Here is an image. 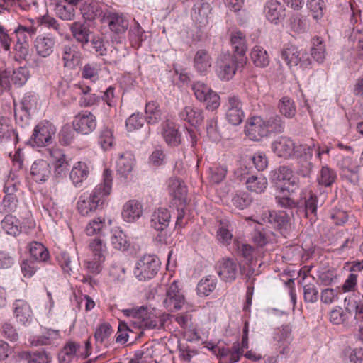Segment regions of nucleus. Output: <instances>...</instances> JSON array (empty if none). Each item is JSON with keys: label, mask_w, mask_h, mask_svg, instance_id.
<instances>
[{"label": "nucleus", "mask_w": 363, "mask_h": 363, "mask_svg": "<svg viewBox=\"0 0 363 363\" xmlns=\"http://www.w3.org/2000/svg\"><path fill=\"white\" fill-rule=\"evenodd\" d=\"M112 181L111 171L106 169L103 174V182L94 189L89 197L83 199L81 196L77 201V210L82 216H89L97 209L103 208L111 194Z\"/></svg>", "instance_id": "obj_1"}, {"label": "nucleus", "mask_w": 363, "mask_h": 363, "mask_svg": "<svg viewBox=\"0 0 363 363\" xmlns=\"http://www.w3.org/2000/svg\"><path fill=\"white\" fill-rule=\"evenodd\" d=\"M248 342H235L233 347L225 348L215 344V342H203L205 347L211 350L213 354L220 358L223 363H235L240 360V357L244 355L248 359L257 361L262 359V355L252 350L247 351L244 354L245 349L248 348Z\"/></svg>", "instance_id": "obj_2"}, {"label": "nucleus", "mask_w": 363, "mask_h": 363, "mask_svg": "<svg viewBox=\"0 0 363 363\" xmlns=\"http://www.w3.org/2000/svg\"><path fill=\"white\" fill-rule=\"evenodd\" d=\"M122 312L128 318L125 323L143 326L145 329H159L163 327L162 320L151 317L147 308L144 306L123 309Z\"/></svg>", "instance_id": "obj_3"}, {"label": "nucleus", "mask_w": 363, "mask_h": 363, "mask_svg": "<svg viewBox=\"0 0 363 363\" xmlns=\"http://www.w3.org/2000/svg\"><path fill=\"white\" fill-rule=\"evenodd\" d=\"M100 21L107 25L109 30L116 35L113 37L116 41L120 43L121 39L124 38L129 26L128 18L125 14L106 9V12Z\"/></svg>", "instance_id": "obj_4"}, {"label": "nucleus", "mask_w": 363, "mask_h": 363, "mask_svg": "<svg viewBox=\"0 0 363 363\" xmlns=\"http://www.w3.org/2000/svg\"><path fill=\"white\" fill-rule=\"evenodd\" d=\"M245 62L244 58L237 55H224L217 63V74L220 79L228 81L234 77L240 67H243Z\"/></svg>", "instance_id": "obj_5"}, {"label": "nucleus", "mask_w": 363, "mask_h": 363, "mask_svg": "<svg viewBox=\"0 0 363 363\" xmlns=\"http://www.w3.org/2000/svg\"><path fill=\"white\" fill-rule=\"evenodd\" d=\"M84 343V345L81 346L78 342H67L58 352V362L70 363L78 357L86 358L90 354V342Z\"/></svg>", "instance_id": "obj_6"}, {"label": "nucleus", "mask_w": 363, "mask_h": 363, "mask_svg": "<svg viewBox=\"0 0 363 363\" xmlns=\"http://www.w3.org/2000/svg\"><path fill=\"white\" fill-rule=\"evenodd\" d=\"M160 269V261L155 256L147 255L140 258L134 269V274L140 281L153 278Z\"/></svg>", "instance_id": "obj_7"}, {"label": "nucleus", "mask_w": 363, "mask_h": 363, "mask_svg": "<svg viewBox=\"0 0 363 363\" xmlns=\"http://www.w3.org/2000/svg\"><path fill=\"white\" fill-rule=\"evenodd\" d=\"M281 58L289 68L296 67L298 65L303 69L308 68L311 61L307 53H301L298 47L288 44L281 50Z\"/></svg>", "instance_id": "obj_8"}, {"label": "nucleus", "mask_w": 363, "mask_h": 363, "mask_svg": "<svg viewBox=\"0 0 363 363\" xmlns=\"http://www.w3.org/2000/svg\"><path fill=\"white\" fill-rule=\"evenodd\" d=\"M225 117L228 121L237 125L242 123L245 116L242 103L240 97L235 94H230L224 104Z\"/></svg>", "instance_id": "obj_9"}, {"label": "nucleus", "mask_w": 363, "mask_h": 363, "mask_svg": "<svg viewBox=\"0 0 363 363\" xmlns=\"http://www.w3.org/2000/svg\"><path fill=\"white\" fill-rule=\"evenodd\" d=\"M56 128L49 121H43L38 124L33 130L31 140L38 147L49 145L52 142V136Z\"/></svg>", "instance_id": "obj_10"}, {"label": "nucleus", "mask_w": 363, "mask_h": 363, "mask_svg": "<svg viewBox=\"0 0 363 363\" xmlns=\"http://www.w3.org/2000/svg\"><path fill=\"white\" fill-rule=\"evenodd\" d=\"M184 303V296L179 289L177 282L173 281L167 286L165 298L163 300L165 308L169 311L174 312L181 309Z\"/></svg>", "instance_id": "obj_11"}, {"label": "nucleus", "mask_w": 363, "mask_h": 363, "mask_svg": "<svg viewBox=\"0 0 363 363\" xmlns=\"http://www.w3.org/2000/svg\"><path fill=\"white\" fill-rule=\"evenodd\" d=\"M72 125L77 133L88 135L96 129L97 122L96 116L92 113L83 111L74 117Z\"/></svg>", "instance_id": "obj_12"}, {"label": "nucleus", "mask_w": 363, "mask_h": 363, "mask_svg": "<svg viewBox=\"0 0 363 363\" xmlns=\"http://www.w3.org/2000/svg\"><path fill=\"white\" fill-rule=\"evenodd\" d=\"M266 18L274 25L281 23L286 17V8L284 4L277 0H269L264 7Z\"/></svg>", "instance_id": "obj_13"}, {"label": "nucleus", "mask_w": 363, "mask_h": 363, "mask_svg": "<svg viewBox=\"0 0 363 363\" xmlns=\"http://www.w3.org/2000/svg\"><path fill=\"white\" fill-rule=\"evenodd\" d=\"M245 133L250 140L255 141H259L269 135L265 121L259 116H254L250 118L245 126Z\"/></svg>", "instance_id": "obj_14"}, {"label": "nucleus", "mask_w": 363, "mask_h": 363, "mask_svg": "<svg viewBox=\"0 0 363 363\" xmlns=\"http://www.w3.org/2000/svg\"><path fill=\"white\" fill-rule=\"evenodd\" d=\"M149 330L145 329L143 326L120 322L116 340H128L129 338L138 340L144 337L145 331Z\"/></svg>", "instance_id": "obj_15"}, {"label": "nucleus", "mask_w": 363, "mask_h": 363, "mask_svg": "<svg viewBox=\"0 0 363 363\" xmlns=\"http://www.w3.org/2000/svg\"><path fill=\"white\" fill-rule=\"evenodd\" d=\"M218 274L225 282L235 280L238 274V264L232 258H223L218 264Z\"/></svg>", "instance_id": "obj_16"}, {"label": "nucleus", "mask_w": 363, "mask_h": 363, "mask_svg": "<svg viewBox=\"0 0 363 363\" xmlns=\"http://www.w3.org/2000/svg\"><path fill=\"white\" fill-rule=\"evenodd\" d=\"M193 4L192 16L199 26H205L208 23L211 14V0H187Z\"/></svg>", "instance_id": "obj_17"}, {"label": "nucleus", "mask_w": 363, "mask_h": 363, "mask_svg": "<svg viewBox=\"0 0 363 363\" xmlns=\"http://www.w3.org/2000/svg\"><path fill=\"white\" fill-rule=\"evenodd\" d=\"M274 178L281 182L286 189L293 191L298 187L299 179L294 174L288 166H281L274 171Z\"/></svg>", "instance_id": "obj_18"}, {"label": "nucleus", "mask_w": 363, "mask_h": 363, "mask_svg": "<svg viewBox=\"0 0 363 363\" xmlns=\"http://www.w3.org/2000/svg\"><path fill=\"white\" fill-rule=\"evenodd\" d=\"M230 42L235 52L234 55L244 58L247 50L246 35L241 30L234 28L229 31Z\"/></svg>", "instance_id": "obj_19"}, {"label": "nucleus", "mask_w": 363, "mask_h": 363, "mask_svg": "<svg viewBox=\"0 0 363 363\" xmlns=\"http://www.w3.org/2000/svg\"><path fill=\"white\" fill-rule=\"evenodd\" d=\"M104 7L96 1L87 0L81 6L80 11L85 21H91L96 18L101 20L106 12Z\"/></svg>", "instance_id": "obj_20"}, {"label": "nucleus", "mask_w": 363, "mask_h": 363, "mask_svg": "<svg viewBox=\"0 0 363 363\" xmlns=\"http://www.w3.org/2000/svg\"><path fill=\"white\" fill-rule=\"evenodd\" d=\"M61 55L64 67L69 69L74 68L82 57V54L76 45H63Z\"/></svg>", "instance_id": "obj_21"}, {"label": "nucleus", "mask_w": 363, "mask_h": 363, "mask_svg": "<svg viewBox=\"0 0 363 363\" xmlns=\"http://www.w3.org/2000/svg\"><path fill=\"white\" fill-rule=\"evenodd\" d=\"M55 38L50 35H38L34 41V47L38 55L43 57L50 56L54 50Z\"/></svg>", "instance_id": "obj_22"}, {"label": "nucleus", "mask_w": 363, "mask_h": 363, "mask_svg": "<svg viewBox=\"0 0 363 363\" xmlns=\"http://www.w3.org/2000/svg\"><path fill=\"white\" fill-rule=\"evenodd\" d=\"M179 116L181 120L194 126L201 124L204 120L203 110L192 106H185L179 112Z\"/></svg>", "instance_id": "obj_23"}, {"label": "nucleus", "mask_w": 363, "mask_h": 363, "mask_svg": "<svg viewBox=\"0 0 363 363\" xmlns=\"http://www.w3.org/2000/svg\"><path fill=\"white\" fill-rule=\"evenodd\" d=\"M13 313L17 322L23 325L29 323L32 318L30 305L23 299H17L13 303Z\"/></svg>", "instance_id": "obj_24"}, {"label": "nucleus", "mask_w": 363, "mask_h": 363, "mask_svg": "<svg viewBox=\"0 0 363 363\" xmlns=\"http://www.w3.org/2000/svg\"><path fill=\"white\" fill-rule=\"evenodd\" d=\"M263 216L262 220L264 222L272 224L274 228L280 230L286 229L289 221L288 214L284 211H269Z\"/></svg>", "instance_id": "obj_25"}, {"label": "nucleus", "mask_w": 363, "mask_h": 363, "mask_svg": "<svg viewBox=\"0 0 363 363\" xmlns=\"http://www.w3.org/2000/svg\"><path fill=\"white\" fill-rule=\"evenodd\" d=\"M73 38L84 47L89 41L91 31L85 22L74 21L69 26Z\"/></svg>", "instance_id": "obj_26"}, {"label": "nucleus", "mask_w": 363, "mask_h": 363, "mask_svg": "<svg viewBox=\"0 0 363 363\" xmlns=\"http://www.w3.org/2000/svg\"><path fill=\"white\" fill-rule=\"evenodd\" d=\"M35 104V97L32 95L25 96L18 105H15L14 116L16 120L21 121L29 119L30 110Z\"/></svg>", "instance_id": "obj_27"}, {"label": "nucleus", "mask_w": 363, "mask_h": 363, "mask_svg": "<svg viewBox=\"0 0 363 363\" xmlns=\"http://www.w3.org/2000/svg\"><path fill=\"white\" fill-rule=\"evenodd\" d=\"M90 173V169L86 163L84 162H77L72 167L69 178L75 187H80Z\"/></svg>", "instance_id": "obj_28"}, {"label": "nucleus", "mask_w": 363, "mask_h": 363, "mask_svg": "<svg viewBox=\"0 0 363 363\" xmlns=\"http://www.w3.org/2000/svg\"><path fill=\"white\" fill-rule=\"evenodd\" d=\"M294 143L289 138H280L272 143V150L280 157L288 158L295 152Z\"/></svg>", "instance_id": "obj_29"}, {"label": "nucleus", "mask_w": 363, "mask_h": 363, "mask_svg": "<svg viewBox=\"0 0 363 363\" xmlns=\"http://www.w3.org/2000/svg\"><path fill=\"white\" fill-rule=\"evenodd\" d=\"M142 213V205L137 200H130L123 207L122 216L126 222L131 223L135 221L141 216Z\"/></svg>", "instance_id": "obj_30"}, {"label": "nucleus", "mask_w": 363, "mask_h": 363, "mask_svg": "<svg viewBox=\"0 0 363 363\" xmlns=\"http://www.w3.org/2000/svg\"><path fill=\"white\" fill-rule=\"evenodd\" d=\"M135 165V157L130 152H125L119 155L116 162L117 173L127 178L133 171Z\"/></svg>", "instance_id": "obj_31"}, {"label": "nucleus", "mask_w": 363, "mask_h": 363, "mask_svg": "<svg viewBox=\"0 0 363 363\" xmlns=\"http://www.w3.org/2000/svg\"><path fill=\"white\" fill-rule=\"evenodd\" d=\"M30 172L36 182H45L51 174V167L47 161L38 160L33 164Z\"/></svg>", "instance_id": "obj_32"}, {"label": "nucleus", "mask_w": 363, "mask_h": 363, "mask_svg": "<svg viewBox=\"0 0 363 363\" xmlns=\"http://www.w3.org/2000/svg\"><path fill=\"white\" fill-rule=\"evenodd\" d=\"M169 194L173 199L179 206H186L187 203V189L186 186L179 179H172L169 184Z\"/></svg>", "instance_id": "obj_33"}, {"label": "nucleus", "mask_w": 363, "mask_h": 363, "mask_svg": "<svg viewBox=\"0 0 363 363\" xmlns=\"http://www.w3.org/2000/svg\"><path fill=\"white\" fill-rule=\"evenodd\" d=\"M170 218L171 215L168 210L160 208L152 214L151 226L157 231H162L168 227Z\"/></svg>", "instance_id": "obj_34"}, {"label": "nucleus", "mask_w": 363, "mask_h": 363, "mask_svg": "<svg viewBox=\"0 0 363 363\" xmlns=\"http://www.w3.org/2000/svg\"><path fill=\"white\" fill-rule=\"evenodd\" d=\"M287 26L290 30L297 33H304L309 29L307 18L300 13H293L287 21Z\"/></svg>", "instance_id": "obj_35"}, {"label": "nucleus", "mask_w": 363, "mask_h": 363, "mask_svg": "<svg viewBox=\"0 0 363 363\" xmlns=\"http://www.w3.org/2000/svg\"><path fill=\"white\" fill-rule=\"evenodd\" d=\"M0 141H11L14 145L18 141V134L14 130L11 120L4 116L0 117Z\"/></svg>", "instance_id": "obj_36"}, {"label": "nucleus", "mask_w": 363, "mask_h": 363, "mask_svg": "<svg viewBox=\"0 0 363 363\" xmlns=\"http://www.w3.org/2000/svg\"><path fill=\"white\" fill-rule=\"evenodd\" d=\"M212 58L206 50H197L194 57V67L200 74L206 73L211 68Z\"/></svg>", "instance_id": "obj_37"}, {"label": "nucleus", "mask_w": 363, "mask_h": 363, "mask_svg": "<svg viewBox=\"0 0 363 363\" xmlns=\"http://www.w3.org/2000/svg\"><path fill=\"white\" fill-rule=\"evenodd\" d=\"M162 135L167 143L171 146H177L180 143V136L174 123L167 121L163 123Z\"/></svg>", "instance_id": "obj_38"}, {"label": "nucleus", "mask_w": 363, "mask_h": 363, "mask_svg": "<svg viewBox=\"0 0 363 363\" xmlns=\"http://www.w3.org/2000/svg\"><path fill=\"white\" fill-rule=\"evenodd\" d=\"M55 11L57 17L64 21H72L75 18L76 7L61 0L55 5Z\"/></svg>", "instance_id": "obj_39"}, {"label": "nucleus", "mask_w": 363, "mask_h": 363, "mask_svg": "<svg viewBox=\"0 0 363 363\" xmlns=\"http://www.w3.org/2000/svg\"><path fill=\"white\" fill-rule=\"evenodd\" d=\"M250 58L256 67H265L269 63L267 52L259 45L253 47L250 52Z\"/></svg>", "instance_id": "obj_40"}, {"label": "nucleus", "mask_w": 363, "mask_h": 363, "mask_svg": "<svg viewBox=\"0 0 363 363\" xmlns=\"http://www.w3.org/2000/svg\"><path fill=\"white\" fill-rule=\"evenodd\" d=\"M337 179V174L335 170L328 166L322 167L317 176V182L325 187L331 186Z\"/></svg>", "instance_id": "obj_41"}, {"label": "nucleus", "mask_w": 363, "mask_h": 363, "mask_svg": "<svg viewBox=\"0 0 363 363\" xmlns=\"http://www.w3.org/2000/svg\"><path fill=\"white\" fill-rule=\"evenodd\" d=\"M318 196L315 194L310 191L304 197V213L305 216L311 220L314 219L317 213Z\"/></svg>", "instance_id": "obj_42"}, {"label": "nucleus", "mask_w": 363, "mask_h": 363, "mask_svg": "<svg viewBox=\"0 0 363 363\" xmlns=\"http://www.w3.org/2000/svg\"><path fill=\"white\" fill-rule=\"evenodd\" d=\"M311 55L317 62L323 63L324 62L326 55L325 45L320 37H315L312 39Z\"/></svg>", "instance_id": "obj_43"}, {"label": "nucleus", "mask_w": 363, "mask_h": 363, "mask_svg": "<svg viewBox=\"0 0 363 363\" xmlns=\"http://www.w3.org/2000/svg\"><path fill=\"white\" fill-rule=\"evenodd\" d=\"M16 191L15 185L11 184V186L6 185L4 188V191L6 194L3 199V206L6 211H14L18 204V199L15 195Z\"/></svg>", "instance_id": "obj_44"}, {"label": "nucleus", "mask_w": 363, "mask_h": 363, "mask_svg": "<svg viewBox=\"0 0 363 363\" xmlns=\"http://www.w3.org/2000/svg\"><path fill=\"white\" fill-rule=\"evenodd\" d=\"M1 228L9 235L16 236L21 233L19 220L12 215H6L1 221Z\"/></svg>", "instance_id": "obj_45"}, {"label": "nucleus", "mask_w": 363, "mask_h": 363, "mask_svg": "<svg viewBox=\"0 0 363 363\" xmlns=\"http://www.w3.org/2000/svg\"><path fill=\"white\" fill-rule=\"evenodd\" d=\"M146 121L147 123L155 124L162 118V111L157 102L151 101L145 106Z\"/></svg>", "instance_id": "obj_46"}, {"label": "nucleus", "mask_w": 363, "mask_h": 363, "mask_svg": "<svg viewBox=\"0 0 363 363\" xmlns=\"http://www.w3.org/2000/svg\"><path fill=\"white\" fill-rule=\"evenodd\" d=\"M264 121L268 135L270 133H282L285 130V121L279 115L272 116Z\"/></svg>", "instance_id": "obj_47"}, {"label": "nucleus", "mask_w": 363, "mask_h": 363, "mask_svg": "<svg viewBox=\"0 0 363 363\" xmlns=\"http://www.w3.org/2000/svg\"><path fill=\"white\" fill-rule=\"evenodd\" d=\"M57 259L65 274L70 275L74 272V270L77 269L78 264L76 259L72 260L67 252H60L57 255Z\"/></svg>", "instance_id": "obj_48"}, {"label": "nucleus", "mask_w": 363, "mask_h": 363, "mask_svg": "<svg viewBox=\"0 0 363 363\" xmlns=\"http://www.w3.org/2000/svg\"><path fill=\"white\" fill-rule=\"evenodd\" d=\"M101 71V66L95 62L85 64L80 69L81 76L83 79L95 82L99 79V74Z\"/></svg>", "instance_id": "obj_49"}, {"label": "nucleus", "mask_w": 363, "mask_h": 363, "mask_svg": "<svg viewBox=\"0 0 363 363\" xmlns=\"http://www.w3.org/2000/svg\"><path fill=\"white\" fill-rule=\"evenodd\" d=\"M30 254L37 262H45L49 257L46 247L38 242H33L29 245Z\"/></svg>", "instance_id": "obj_50"}, {"label": "nucleus", "mask_w": 363, "mask_h": 363, "mask_svg": "<svg viewBox=\"0 0 363 363\" xmlns=\"http://www.w3.org/2000/svg\"><path fill=\"white\" fill-rule=\"evenodd\" d=\"M16 34L17 42L28 43L36 33V28L33 26H25L19 25L14 30Z\"/></svg>", "instance_id": "obj_51"}, {"label": "nucleus", "mask_w": 363, "mask_h": 363, "mask_svg": "<svg viewBox=\"0 0 363 363\" xmlns=\"http://www.w3.org/2000/svg\"><path fill=\"white\" fill-rule=\"evenodd\" d=\"M88 247L92 256L96 257V259H105L107 248L101 239L94 238L91 240L89 243Z\"/></svg>", "instance_id": "obj_52"}, {"label": "nucleus", "mask_w": 363, "mask_h": 363, "mask_svg": "<svg viewBox=\"0 0 363 363\" xmlns=\"http://www.w3.org/2000/svg\"><path fill=\"white\" fill-rule=\"evenodd\" d=\"M247 188L256 193H262L267 186V180L264 177L251 176L246 181Z\"/></svg>", "instance_id": "obj_53"}, {"label": "nucleus", "mask_w": 363, "mask_h": 363, "mask_svg": "<svg viewBox=\"0 0 363 363\" xmlns=\"http://www.w3.org/2000/svg\"><path fill=\"white\" fill-rule=\"evenodd\" d=\"M21 357L28 361V363H50L52 357L44 350L38 352H23Z\"/></svg>", "instance_id": "obj_54"}, {"label": "nucleus", "mask_w": 363, "mask_h": 363, "mask_svg": "<svg viewBox=\"0 0 363 363\" xmlns=\"http://www.w3.org/2000/svg\"><path fill=\"white\" fill-rule=\"evenodd\" d=\"M278 108L281 114L286 118H292L296 116V108L293 100L283 97L279 100Z\"/></svg>", "instance_id": "obj_55"}, {"label": "nucleus", "mask_w": 363, "mask_h": 363, "mask_svg": "<svg viewBox=\"0 0 363 363\" xmlns=\"http://www.w3.org/2000/svg\"><path fill=\"white\" fill-rule=\"evenodd\" d=\"M227 171L225 164H213L209 168V181L213 184H219L225 179Z\"/></svg>", "instance_id": "obj_56"}, {"label": "nucleus", "mask_w": 363, "mask_h": 363, "mask_svg": "<svg viewBox=\"0 0 363 363\" xmlns=\"http://www.w3.org/2000/svg\"><path fill=\"white\" fill-rule=\"evenodd\" d=\"M52 154L56 159L55 162V174L57 177H62L65 174L68 167V162L66 160V156L60 150H55Z\"/></svg>", "instance_id": "obj_57"}, {"label": "nucleus", "mask_w": 363, "mask_h": 363, "mask_svg": "<svg viewBox=\"0 0 363 363\" xmlns=\"http://www.w3.org/2000/svg\"><path fill=\"white\" fill-rule=\"evenodd\" d=\"M111 242L115 249L121 251L126 250L129 246L126 235L120 230H116L113 232L111 237Z\"/></svg>", "instance_id": "obj_58"}, {"label": "nucleus", "mask_w": 363, "mask_h": 363, "mask_svg": "<svg viewBox=\"0 0 363 363\" xmlns=\"http://www.w3.org/2000/svg\"><path fill=\"white\" fill-rule=\"evenodd\" d=\"M129 38L134 47H139L141 43L145 39V31L140 26L138 22L135 21L134 25L129 30Z\"/></svg>", "instance_id": "obj_59"}, {"label": "nucleus", "mask_w": 363, "mask_h": 363, "mask_svg": "<svg viewBox=\"0 0 363 363\" xmlns=\"http://www.w3.org/2000/svg\"><path fill=\"white\" fill-rule=\"evenodd\" d=\"M307 6L315 20L319 21L323 17L324 10L326 8L323 0H308Z\"/></svg>", "instance_id": "obj_60"}, {"label": "nucleus", "mask_w": 363, "mask_h": 363, "mask_svg": "<svg viewBox=\"0 0 363 363\" xmlns=\"http://www.w3.org/2000/svg\"><path fill=\"white\" fill-rule=\"evenodd\" d=\"M216 286V279L212 276H208L199 282L197 291L199 295L208 296L215 289Z\"/></svg>", "instance_id": "obj_61"}, {"label": "nucleus", "mask_w": 363, "mask_h": 363, "mask_svg": "<svg viewBox=\"0 0 363 363\" xmlns=\"http://www.w3.org/2000/svg\"><path fill=\"white\" fill-rule=\"evenodd\" d=\"M29 78V71L26 67H20L13 71L11 81L16 86H22Z\"/></svg>", "instance_id": "obj_62"}, {"label": "nucleus", "mask_w": 363, "mask_h": 363, "mask_svg": "<svg viewBox=\"0 0 363 363\" xmlns=\"http://www.w3.org/2000/svg\"><path fill=\"white\" fill-rule=\"evenodd\" d=\"M315 148V145H300L296 147L294 154L299 157L303 162H311L313 152Z\"/></svg>", "instance_id": "obj_63"}, {"label": "nucleus", "mask_w": 363, "mask_h": 363, "mask_svg": "<svg viewBox=\"0 0 363 363\" xmlns=\"http://www.w3.org/2000/svg\"><path fill=\"white\" fill-rule=\"evenodd\" d=\"M206 132L208 138L211 140L216 142L220 140L221 136L218 128L217 117H213L207 121Z\"/></svg>", "instance_id": "obj_64"}]
</instances>
